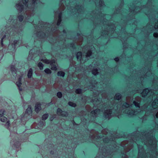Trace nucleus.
<instances>
[{
    "label": "nucleus",
    "instance_id": "4468645a",
    "mask_svg": "<svg viewBox=\"0 0 158 158\" xmlns=\"http://www.w3.org/2000/svg\"><path fill=\"white\" fill-rule=\"evenodd\" d=\"M141 101V98L138 96L135 98V100L133 102V103L136 107L139 108Z\"/></svg>",
    "mask_w": 158,
    "mask_h": 158
},
{
    "label": "nucleus",
    "instance_id": "1a4fd4ad",
    "mask_svg": "<svg viewBox=\"0 0 158 158\" xmlns=\"http://www.w3.org/2000/svg\"><path fill=\"white\" fill-rule=\"evenodd\" d=\"M65 2V1L61 0L60 4V7L58 10L55 13V21H57V25L59 26L61 21L62 12L63 11L65 7L63 2Z\"/></svg>",
    "mask_w": 158,
    "mask_h": 158
},
{
    "label": "nucleus",
    "instance_id": "ddd939ff",
    "mask_svg": "<svg viewBox=\"0 0 158 158\" xmlns=\"http://www.w3.org/2000/svg\"><path fill=\"white\" fill-rule=\"evenodd\" d=\"M77 36L78 39L77 40H75L74 41V44H76L77 45H81L82 44V42L83 40V37L79 35V34H77Z\"/></svg>",
    "mask_w": 158,
    "mask_h": 158
},
{
    "label": "nucleus",
    "instance_id": "5fc2aeb1",
    "mask_svg": "<svg viewBox=\"0 0 158 158\" xmlns=\"http://www.w3.org/2000/svg\"><path fill=\"white\" fill-rule=\"evenodd\" d=\"M93 47V46H91V48H92V47Z\"/></svg>",
    "mask_w": 158,
    "mask_h": 158
},
{
    "label": "nucleus",
    "instance_id": "2f4dec72",
    "mask_svg": "<svg viewBox=\"0 0 158 158\" xmlns=\"http://www.w3.org/2000/svg\"><path fill=\"white\" fill-rule=\"evenodd\" d=\"M20 142L19 141H17L15 143L14 146L16 148H17L20 146Z\"/></svg>",
    "mask_w": 158,
    "mask_h": 158
},
{
    "label": "nucleus",
    "instance_id": "4d7b16f0",
    "mask_svg": "<svg viewBox=\"0 0 158 158\" xmlns=\"http://www.w3.org/2000/svg\"><path fill=\"white\" fill-rule=\"evenodd\" d=\"M122 4H123V2H122Z\"/></svg>",
    "mask_w": 158,
    "mask_h": 158
},
{
    "label": "nucleus",
    "instance_id": "a878e982",
    "mask_svg": "<svg viewBox=\"0 0 158 158\" xmlns=\"http://www.w3.org/2000/svg\"><path fill=\"white\" fill-rule=\"evenodd\" d=\"M92 73L94 75H96L98 73V70L97 69H94L92 71Z\"/></svg>",
    "mask_w": 158,
    "mask_h": 158
},
{
    "label": "nucleus",
    "instance_id": "f257e3e1",
    "mask_svg": "<svg viewBox=\"0 0 158 158\" xmlns=\"http://www.w3.org/2000/svg\"><path fill=\"white\" fill-rule=\"evenodd\" d=\"M107 129L102 130V133L93 130V143L99 147V153L95 158H112L114 153L118 148L115 144V139L119 137L117 133L113 134L108 133ZM143 134L139 131L130 135L129 141L125 140L121 144L124 148L122 152V158H128L126 153L133 147V143L138 145L139 149L137 158H156L158 153L156 151L157 142L153 136V132L149 134V132Z\"/></svg>",
    "mask_w": 158,
    "mask_h": 158
},
{
    "label": "nucleus",
    "instance_id": "3c124183",
    "mask_svg": "<svg viewBox=\"0 0 158 158\" xmlns=\"http://www.w3.org/2000/svg\"><path fill=\"white\" fill-rule=\"evenodd\" d=\"M100 93L99 92H98V93L97 94H100Z\"/></svg>",
    "mask_w": 158,
    "mask_h": 158
},
{
    "label": "nucleus",
    "instance_id": "9b49d317",
    "mask_svg": "<svg viewBox=\"0 0 158 158\" xmlns=\"http://www.w3.org/2000/svg\"><path fill=\"white\" fill-rule=\"evenodd\" d=\"M45 62L47 64H50L51 69L52 70H56L57 69L56 64L55 60H53L52 61H49L47 60H45Z\"/></svg>",
    "mask_w": 158,
    "mask_h": 158
},
{
    "label": "nucleus",
    "instance_id": "603ef678",
    "mask_svg": "<svg viewBox=\"0 0 158 158\" xmlns=\"http://www.w3.org/2000/svg\"><path fill=\"white\" fill-rule=\"evenodd\" d=\"M53 100V98H52L51 100V102H52V101Z\"/></svg>",
    "mask_w": 158,
    "mask_h": 158
},
{
    "label": "nucleus",
    "instance_id": "2eb2a0df",
    "mask_svg": "<svg viewBox=\"0 0 158 158\" xmlns=\"http://www.w3.org/2000/svg\"><path fill=\"white\" fill-rule=\"evenodd\" d=\"M57 114L63 117H66L68 116V114L67 112L63 111L60 108H58L57 110Z\"/></svg>",
    "mask_w": 158,
    "mask_h": 158
},
{
    "label": "nucleus",
    "instance_id": "de8ad7c7",
    "mask_svg": "<svg viewBox=\"0 0 158 158\" xmlns=\"http://www.w3.org/2000/svg\"><path fill=\"white\" fill-rule=\"evenodd\" d=\"M124 39H125V40H127V37H124Z\"/></svg>",
    "mask_w": 158,
    "mask_h": 158
},
{
    "label": "nucleus",
    "instance_id": "bb28decb",
    "mask_svg": "<svg viewBox=\"0 0 158 158\" xmlns=\"http://www.w3.org/2000/svg\"><path fill=\"white\" fill-rule=\"evenodd\" d=\"M38 66L40 70H42L43 69L44 65L41 62H39L38 64Z\"/></svg>",
    "mask_w": 158,
    "mask_h": 158
},
{
    "label": "nucleus",
    "instance_id": "393cba45",
    "mask_svg": "<svg viewBox=\"0 0 158 158\" xmlns=\"http://www.w3.org/2000/svg\"><path fill=\"white\" fill-rule=\"evenodd\" d=\"M57 74L58 76H62L64 77L65 75V73L62 71H59L57 73Z\"/></svg>",
    "mask_w": 158,
    "mask_h": 158
},
{
    "label": "nucleus",
    "instance_id": "49530a36",
    "mask_svg": "<svg viewBox=\"0 0 158 158\" xmlns=\"http://www.w3.org/2000/svg\"><path fill=\"white\" fill-rule=\"evenodd\" d=\"M94 106H97V105H98V104H96V103H94Z\"/></svg>",
    "mask_w": 158,
    "mask_h": 158
},
{
    "label": "nucleus",
    "instance_id": "f3484780",
    "mask_svg": "<svg viewBox=\"0 0 158 158\" xmlns=\"http://www.w3.org/2000/svg\"><path fill=\"white\" fill-rule=\"evenodd\" d=\"M22 78V76H20L18 78V81L16 82V85L19 88V90L21 89V85L22 84L21 83V81Z\"/></svg>",
    "mask_w": 158,
    "mask_h": 158
},
{
    "label": "nucleus",
    "instance_id": "a19ab883",
    "mask_svg": "<svg viewBox=\"0 0 158 158\" xmlns=\"http://www.w3.org/2000/svg\"><path fill=\"white\" fill-rule=\"evenodd\" d=\"M120 9H118V10H117V9L116 10V11H115V13H116L117 14L119 13H120Z\"/></svg>",
    "mask_w": 158,
    "mask_h": 158
},
{
    "label": "nucleus",
    "instance_id": "f704fd0d",
    "mask_svg": "<svg viewBox=\"0 0 158 158\" xmlns=\"http://www.w3.org/2000/svg\"><path fill=\"white\" fill-rule=\"evenodd\" d=\"M57 96L59 98H61L62 96V93L60 92H59L57 94Z\"/></svg>",
    "mask_w": 158,
    "mask_h": 158
},
{
    "label": "nucleus",
    "instance_id": "09e8293b",
    "mask_svg": "<svg viewBox=\"0 0 158 158\" xmlns=\"http://www.w3.org/2000/svg\"><path fill=\"white\" fill-rule=\"evenodd\" d=\"M60 36V34H59V35L57 36V37L58 36V37H59V36ZM53 37H56V36H54V37L53 36Z\"/></svg>",
    "mask_w": 158,
    "mask_h": 158
},
{
    "label": "nucleus",
    "instance_id": "cd10ccee",
    "mask_svg": "<svg viewBox=\"0 0 158 158\" xmlns=\"http://www.w3.org/2000/svg\"><path fill=\"white\" fill-rule=\"evenodd\" d=\"M75 93L77 94H81L82 92V89H78L76 90Z\"/></svg>",
    "mask_w": 158,
    "mask_h": 158
},
{
    "label": "nucleus",
    "instance_id": "5701e85b",
    "mask_svg": "<svg viewBox=\"0 0 158 158\" xmlns=\"http://www.w3.org/2000/svg\"><path fill=\"white\" fill-rule=\"evenodd\" d=\"M155 23H156L155 24L153 25V26L152 25V29H156L158 28V21H157V23H156V20L155 21Z\"/></svg>",
    "mask_w": 158,
    "mask_h": 158
},
{
    "label": "nucleus",
    "instance_id": "37998d69",
    "mask_svg": "<svg viewBox=\"0 0 158 158\" xmlns=\"http://www.w3.org/2000/svg\"><path fill=\"white\" fill-rule=\"evenodd\" d=\"M149 19H150V18H149ZM150 19V22H149V24H147V27H149V25H150V24L152 23L151 22L152 21V20L151 19Z\"/></svg>",
    "mask_w": 158,
    "mask_h": 158
},
{
    "label": "nucleus",
    "instance_id": "0eeeda50",
    "mask_svg": "<svg viewBox=\"0 0 158 158\" xmlns=\"http://www.w3.org/2000/svg\"><path fill=\"white\" fill-rule=\"evenodd\" d=\"M152 87L154 89L149 90L148 88L144 89L141 93L142 96L144 97L148 95L150 99H153V96L157 94L158 91V77L156 76L154 77Z\"/></svg>",
    "mask_w": 158,
    "mask_h": 158
},
{
    "label": "nucleus",
    "instance_id": "ea45409f",
    "mask_svg": "<svg viewBox=\"0 0 158 158\" xmlns=\"http://www.w3.org/2000/svg\"><path fill=\"white\" fill-rule=\"evenodd\" d=\"M153 36L154 37L157 38L158 37V33H154L153 34Z\"/></svg>",
    "mask_w": 158,
    "mask_h": 158
},
{
    "label": "nucleus",
    "instance_id": "dca6fc26",
    "mask_svg": "<svg viewBox=\"0 0 158 158\" xmlns=\"http://www.w3.org/2000/svg\"><path fill=\"white\" fill-rule=\"evenodd\" d=\"M100 112V109H97L96 110L92 111L91 112V115L93 117H96L97 116L98 114H99Z\"/></svg>",
    "mask_w": 158,
    "mask_h": 158
},
{
    "label": "nucleus",
    "instance_id": "6e6d98bb",
    "mask_svg": "<svg viewBox=\"0 0 158 158\" xmlns=\"http://www.w3.org/2000/svg\"><path fill=\"white\" fill-rule=\"evenodd\" d=\"M123 39H121V41H123Z\"/></svg>",
    "mask_w": 158,
    "mask_h": 158
},
{
    "label": "nucleus",
    "instance_id": "9d476101",
    "mask_svg": "<svg viewBox=\"0 0 158 158\" xmlns=\"http://www.w3.org/2000/svg\"><path fill=\"white\" fill-rule=\"evenodd\" d=\"M68 10H70V11H73V9H74L75 10H76V11H77V12L79 13H82L83 12H84V7L83 6L81 5H78L77 6H76L74 8L71 7V8H68Z\"/></svg>",
    "mask_w": 158,
    "mask_h": 158
},
{
    "label": "nucleus",
    "instance_id": "7c9ffc66",
    "mask_svg": "<svg viewBox=\"0 0 158 158\" xmlns=\"http://www.w3.org/2000/svg\"><path fill=\"white\" fill-rule=\"evenodd\" d=\"M44 71L45 73L48 74H50L52 72L51 70L49 69L48 68L46 69H45Z\"/></svg>",
    "mask_w": 158,
    "mask_h": 158
},
{
    "label": "nucleus",
    "instance_id": "c03bdc74",
    "mask_svg": "<svg viewBox=\"0 0 158 158\" xmlns=\"http://www.w3.org/2000/svg\"><path fill=\"white\" fill-rule=\"evenodd\" d=\"M114 60H115V61L116 62H118L119 61V58L118 57H116V58H115L114 59Z\"/></svg>",
    "mask_w": 158,
    "mask_h": 158
},
{
    "label": "nucleus",
    "instance_id": "7ed1b4c3",
    "mask_svg": "<svg viewBox=\"0 0 158 158\" xmlns=\"http://www.w3.org/2000/svg\"><path fill=\"white\" fill-rule=\"evenodd\" d=\"M94 15L93 18H90L91 20L94 21V24H98L102 23L101 24L102 25V28H104V30L102 32L101 35L103 36H106V35H108L109 34H112L114 33V31L116 30V28L117 27L118 23V22H115L113 24L109 23L106 18H108V17H110L111 18L112 16L109 15H104L101 12H98V13H96L94 11L92 13L91 15Z\"/></svg>",
    "mask_w": 158,
    "mask_h": 158
},
{
    "label": "nucleus",
    "instance_id": "20e7f679",
    "mask_svg": "<svg viewBox=\"0 0 158 158\" xmlns=\"http://www.w3.org/2000/svg\"><path fill=\"white\" fill-rule=\"evenodd\" d=\"M22 0V2H19L16 5V7L19 12H24L26 10V13L28 19L29 17L33 15L34 13L33 8L37 4L40 3V0Z\"/></svg>",
    "mask_w": 158,
    "mask_h": 158
},
{
    "label": "nucleus",
    "instance_id": "e433bc0d",
    "mask_svg": "<svg viewBox=\"0 0 158 158\" xmlns=\"http://www.w3.org/2000/svg\"><path fill=\"white\" fill-rule=\"evenodd\" d=\"M18 42L17 40H15L12 43V44L14 45V46L15 47L16 46V44Z\"/></svg>",
    "mask_w": 158,
    "mask_h": 158
},
{
    "label": "nucleus",
    "instance_id": "412c9836",
    "mask_svg": "<svg viewBox=\"0 0 158 158\" xmlns=\"http://www.w3.org/2000/svg\"><path fill=\"white\" fill-rule=\"evenodd\" d=\"M61 32L59 30H56L54 31L53 34V36H57L59 35V34H60Z\"/></svg>",
    "mask_w": 158,
    "mask_h": 158
},
{
    "label": "nucleus",
    "instance_id": "a18cd8bd",
    "mask_svg": "<svg viewBox=\"0 0 158 158\" xmlns=\"http://www.w3.org/2000/svg\"><path fill=\"white\" fill-rule=\"evenodd\" d=\"M63 32L64 34H65L66 33V31L64 29L63 30Z\"/></svg>",
    "mask_w": 158,
    "mask_h": 158
},
{
    "label": "nucleus",
    "instance_id": "39448f33",
    "mask_svg": "<svg viewBox=\"0 0 158 158\" xmlns=\"http://www.w3.org/2000/svg\"><path fill=\"white\" fill-rule=\"evenodd\" d=\"M51 26L48 23H45L42 21H39L38 26H35V30L34 31L35 35L39 39L45 38L47 35L51 34L52 33L53 30L52 28L50 29V27Z\"/></svg>",
    "mask_w": 158,
    "mask_h": 158
},
{
    "label": "nucleus",
    "instance_id": "6ab92c4d",
    "mask_svg": "<svg viewBox=\"0 0 158 158\" xmlns=\"http://www.w3.org/2000/svg\"><path fill=\"white\" fill-rule=\"evenodd\" d=\"M35 111L38 112L41 110V105L40 103H37L35 105Z\"/></svg>",
    "mask_w": 158,
    "mask_h": 158
},
{
    "label": "nucleus",
    "instance_id": "f03ea898",
    "mask_svg": "<svg viewBox=\"0 0 158 158\" xmlns=\"http://www.w3.org/2000/svg\"><path fill=\"white\" fill-rule=\"evenodd\" d=\"M157 94H155L153 96V98L155 100L152 102V106L144 105L142 107L143 110L139 112L135 111L130 109V106H132V99L131 96H127L126 98V102H123L121 101L118 102L121 98V95L119 93H117L114 97V99L111 102V104L108 107V108L105 110L104 113V115L106 118L110 119L112 116L115 115L118 116L122 112L127 114L131 116L137 114L139 117L142 119V122L148 118V115L151 113L153 112V110L158 107V91ZM155 118V123L156 125L155 128L151 130H148L145 132H142L143 135L146 132H149V134H151L153 132L155 134L156 131L158 130V111L154 116Z\"/></svg>",
    "mask_w": 158,
    "mask_h": 158
},
{
    "label": "nucleus",
    "instance_id": "4be33fe9",
    "mask_svg": "<svg viewBox=\"0 0 158 158\" xmlns=\"http://www.w3.org/2000/svg\"><path fill=\"white\" fill-rule=\"evenodd\" d=\"M33 73V70L31 68H30L29 69L28 71V74H27V76L28 78H30L32 76Z\"/></svg>",
    "mask_w": 158,
    "mask_h": 158
},
{
    "label": "nucleus",
    "instance_id": "473e14b6",
    "mask_svg": "<svg viewBox=\"0 0 158 158\" xmlns=\"http://www.w3.org/2000/svg\"><path fill=\"white\" fill-rule=\"evenodd\" d=\"M18 18L19 19V20L20 22H21L23 20V17L22 15H19L18 17Z\"/></svg>",
    "mask_w": 158,
    "mask_h": 158
},
{
    "label": "nucleus",
    "instance_id": "8fccbe9b",
    "mask_svg": "<svg viewBox=\"0 0 158 158\" xmlns=\"http://www.w3.org/2000/svg\"><path fill=\"white\" fill-rule=\"evenodd\" d=\"M99 102V101L98 99H97V101H96V102Z\"/></svg>",
    "mask_w": 158,
    "mask_h": 158
},
{
    "label": "nucleus",
    "instance_id": "c756f323",
    "mask_svg": "<svg viewBox=\"0 0 158 158\" xmlns=\"http://www.w3.org/2000/svg\"><path fill=\"white\" fill-rule=\"evenodd\" d=\"M48 117V114H44L42 116V119L43 120H45Z\"/></svg>",
    "mask_w": 158,
    "mask_h": 158
},
{
    "label": "nucleus",
    "instance_id": "864d4df0",
    "mask_svg": "<svg viewBox=\"0 0 158 158\" xmlns=\"http://www.w3.org/2000/svg\"><path fill=\"white\" fill-rule=\"evenodd\" d=\"M28 109L30 110L31 109L30 108H29V109L27 108V110H28Z\"/></svg>",
    "mask_w": 158,
    "mask_h": 158
},
{
    "label": "nucleus",
    "instance_id": "6e6552de",
    "mask_svg": "<svg viewBox=\"0 0 158 158\" xmlns=\"http://www.w3.org/2000/svg\"><path fill=\"white\" fill-rule=\"evenodd\" d=\"M86 53L85 56L82 55L81 52H78L76 55L77 57L78 60L80 61L81 64H83L89 59L88 57L91 56L92 54V51L90 49H89L88 46H85L83 48V51H84L85 49H86Z\"/></svg>",
    "mask_w": 158,
    "mask_h": 158
},
{
    "label": "nucleus",
    "instance_id": "c85d7f7f",
    "mask_svg": "<svg viewBox=\"0 0 158 158\" xmlns=\"http://www.w3.org/2000/svg\"><path fill=\"white\" fill-rule=\"evenodd\" d=\"M86 109L88 111H90L91 110V107L89 105H87L85 106Z\"/></svg>",
    "mask_w": 158,
    "mask_h": 158
},
{
    "label": "nucleus",
    "instance_id": "a211bd4d",
    "mask_svg": "<svg viewBox=\"0 0 158 158\" xmlns=\"http://www.w3.org/2000/svg\"><path fill=\"white\" fill-rule=\"evenodd\" d=\"M152 75V73H151V68L148 69V71L144 75V77H142L140 78V80H142L143 78L144 79V78H146L147 76H150Z\"/></svg>",
    "mask_w": 158,
    "mask_h": 158
},
{
    "label": "nucleus",
    "instance_id": "58836bf2",
    "mask_svg": "<svg viewBox=\"0 0 158 158\" xmlns=\"http://www.w3.org/2000/svg\"><path fill=\"white\" fill-rule=\"evenodd\" d=\"M6 126L8 127H9L10 126V123L9 121H8L6 124Z\"/></svg>",
    "mask_w": 158,
    "mask_h": 158
},
{
    "label": "nucleus",
    "instance_id": "f8f14e48",
    "mask_svg": "<svg viewBox=\"0 0 158 158\" xmlns=\"http://www.w3.org/2000/svg\"><path fill=\"white\" fill-rule=\"evenodd\" d=\"M6 111L5 110L2 109L0 110V120L3 122L7 121V118L4 116L5 115Z\"/></svg>",
    "mask_w": 158,
    "mask_h": 158
},
{
    "label": "nucleus",
    "instance_id": "b1692460",
    "mask_svg": "<svg viewBox=\"0 0 158 158\" xmlns=\"http://www.w3.org/2000/svg\"><path fill=\"white\" fill-rule=\"evenodd\" d=\"M68 105L73 107H75L77 106V105L75 103H73V102H69L68 103Z\"/></svg>",
    "mask_w": 158,
    "mask_h": 158
},
{
    "label": "nucleus",
    "instance_id": "aec40b11",
    "mask_svg": "<svg viewBox=\"0 0 158 158\" xmlns=\"http://www.w3.org/2000/svg\"><path fill=\"white\" fill-rule=\"evenodd\" d=\"M94 2H95V3L96 5H97V2H98L99 1V5L100 7L103 6L105 5L103 0H94Z\"/></svg>",
    "mask_w": 158,
    "mask_h": 158
},
{
    "label": "nucleus",
    "instance_id": "72a5a7b5",
    "mask_svg": "<svg viewBox=\"0 0 158 158\" xmlns=\"http://www.w3.org/2000/svg\"><path fill=\"white\" fill-rule=\"evenodd\" d=\"M102 97L104 98H107V97H108L107 94H106L105 93H103L102 94Z\"/></svg>",
    "mask_w": 158,
    "mask_h": 158
},
{
    "label": "nucleus",
    "instance_id": "c9c22d12",
    "mask_svg": "<svg viewBox=\"0 0 158 158\" xmlns=\"http://www.w3.org/2000/svg\"><path fill=\"white\" fill-rule=\"evenodd\" d=\"M10 70L11 71H15V68L14 66L13 65H11L10 66Z\"/></svg>",
    "mask_w": 158,
    "mask_h": 158
},
{
    "label": "nucleus",
    "instance_id": "4c0bfd02",
    "mask_svg": "<svg viewBox=\"0 0 158 158\" xmlns=\"http://www.w3.org/2000/svg\"><path fill=\"white\" fill-rule=\"evenodd\" d=\"M90 83L92 85V87H94L96 86L95 85H97V84L93 83L91 81H90Z\"/></svg>",
    "mask_w": 158,
    "mask_h": 158
},
{
    "label": "nucleus",
    "instance_id": "423d86ee",
    "mask_svg": "<svg viewBox=\"0 0 158 158\" xmlns=\"http://www.w3.org/2000/svg\"><path fill=\"white\" fill-rule=\"evenodd\" d=\"M152 0H148L146 6H143L142 7L139 6H136L135 7V8H133L131 7H129L130 11L131 13H132V14L134 15L140 11H143L149 18V16L148 15L150 14V13H152V10L153 9L152 6H153L152 5Z\"/></svg>",
    "mask_w": 158,
    "mask_h": 158
},
{
    "label": "nucleus",
    "instance_id": "13d9d810",
    "mask_svg": "<svg viewBox=\"0 0 158 158\" xmlns=\"http://www.w3.org/2000/svg\"><path fill=\"white\" fill-rule=\"evenodd\" d=\"M157 66L158 67V64H157Z\"/></svg>",
    "mask_w": 158,
    "mask_h": 158
},
{
    "label": "nucleus",
    "instance_id": "79ce46f5",
    "mask_svg": "<svg viewBox=\"0 0 158 158\" xmlns=\"http://www.w3.org/2000/svg\"><path fill=\"white\" fill-rule=\"evenodd\" d=\"M4 37H3L2 38V40H1V44L2 46V47L3 46V40L4 39Z\"/></svg>",
    "mask_w": 158,
    "mask_h": 158
}]
</instances>
